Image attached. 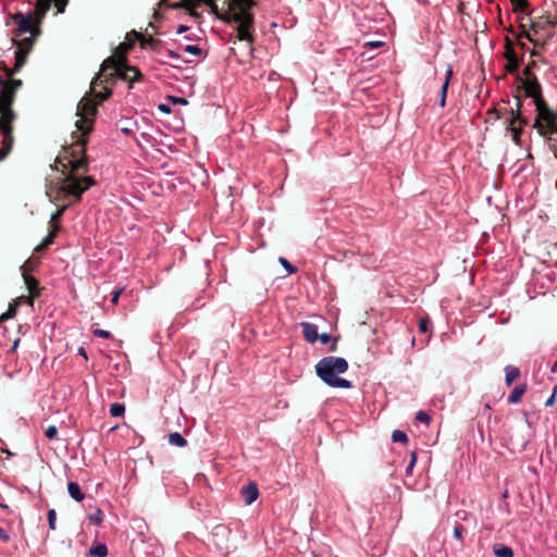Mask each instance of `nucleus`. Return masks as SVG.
<instances>
[{
  "mask_svg": "<svg viewBox=\"0 0 557 557\" xmlns=\"http://www.w3.org/2000/svg\"><path fill=\"white\" fill-rule=\"evenodd\" d=\"M158 109H159L161 112L165 113V114L171 113V107H170L169 104H166V103H160V104L158 106Z\"/></svg>",
  "mask_w": 557,
  "mask_h": 557,
  "instance_id": "8fccbe9b",
  "label": "nucleus"
},
{
  "mask_svg": "<svg viewBox=\"0 0 557 557\" xmlns=\"http://www.w3.org/2000/svg\"><path fill=\"white\" fill-rule=\"evenodd\" d=\"M15 313L14 309L9 310L8 312L0 315V321L11 318Z\"/></svg>",
  "mask_w": 557,
  "mask_h": 557,
  "instance_id": "864d4df0",
  "label": "nucleus"
},
{
  "mask_svg": "<svg viewBox=\"0 0 557 557\" xmlns=\"http://www.w3.org/2000/svg\"><path fill=\"white\" fill-rule=\"evenodd\" d=\"M15 313L14 309L9 310L8 312L0 315V321L11 318Z\"/></svg>",
  "mask_w": 557,
  "mask_h": 557,
  "instance_id": "603ef678",
  "label": "nucleus"
},
{
  "mask_svg": "<svg viewBox=\"0 0 557 557\" xmlns=\"http://www.w3.org/2000/svg\"><path fill=\"white\" fill-rule=\"evenodd\" d=\"M553 120H557L555 112L549 108L545 109L535 120L533 127H535L541 135H545V125L542 122L546 124Z\"/></svg>",
  "mask_w": 557,
  "mask_h": 557,
  "instance_id": "9d476101",
  "label": "nucleus"
},
{
  "mask_svg": "<svg viewBox=\"0 0 557 557\" xmlns=\"http://www.w3.org/2000/svg\"><path fill=\"white\" fill-rule=\"evenodd\" d=\"M48 524L50 530H55V522H57V512L54 509L48 510Z\"/></svg>",
  "mask_w": 557,
  "mask_h": 557,
  "instance_id": "7c9ffc66",
  "label": "nucleus"
},
{
  "mask_svg": "<svg viewBox=\"0 0 557 557\" xmlns=\"http://www.w3.org/2000/svg\"><path fill=\"white\" fill-rule=\"evenodd\" d=\"M166 53L172 59H180L181 58V55L176 51H174V50H168Z\"/></svg>",
  "mask_w": 557,
  "mask_h": 557,
  "instance_id": "5fc2aeb1",
  "label": "nucleus"
},
{
  "mask_svg": "<svg viewBox=\"0 0 557 557\" xmlns=\"http://www.w3.org/2000/svg\"><path fill=\"white\" fill-rule=\"evenodd\" d=\"M202 0H184L185 9L190 11V14L194 16H198L197 13L193 12V9L198 8Z\"/></svg>",
  "mask_w": 557,
  "mask_h": 557,
  "instance_id": "a878e982",
  "label": "nucleus"
},
{
  "mask_svg": "<svg viewBox=\"0 0 557 557\" xmlns=\"http://www.w3.org/2000/svg\"><path fill=\"white\" fill-rule=\"evenodd\" d=\"M109 411L112 417L120 418L125 413V406L123 404L114 403L110 406Z\"/></svg>",
  "mask_w": 557,
  "mask_h": 557,
  "instance_id": "5701e85b",
  "label": "nucleus"
},
{
  "mask_svg": "<svg viewBox=\"0 0 557 557\" xmlns=\"http://www.w3.org/2000/svg\"><path fill=\"white\" fill-rule=\"evenodd\" d=\"M557 395V385L554 387L553 394L546 399L545 406H553Z\"/></svg>",
  "mask_w": 557,
  "mask_h": 557,
  "instance_id": "a18cd8bd",
  "label": "nucleus"
},
{
  "mask_svg": "<svg viewBox=\"0 0 557 557\" xmlns=\"http://www.w3.org/2000/svg\"><path fill=\"white\" fill-rule=\"evenodd\" d=\"M519 70V61L513 52H510L507 57L506 71L508 73H516Z\"/></svg>",
  "mask_w": 557,
  "mask_h": 557,
  "instance_id": "aec40b11",
  "label": "nucleus"
},
{
  "mask_svg": "<svg viewBox=\"0 0 557 557\" xmlns=\"http://www.w3.org/2000/svg\"><path fill=\"white\" fill-rule=\"evenodd\" d=\"M454 75L453 66L450 64L447 65V69L445 71V79L441 87L440 91V101L438 104L441 108H444L446 106V98H447V91L449 87L450 79Z\"/></svg>",
  "mask_w": 557,
  "mask_h": 557,
  "instance_id": "9b49d317",
  "label": "nucleus"
},
{
  "mask_svg": "<svg viewBox=\"0 0 557 557\" xmlns=\"http://www.w3.org/2000/svg\"><path fill=\"white\" fill-rule=\"evenodd\" d=\"M0 507H5V506L0 503Z\"/></svg>",
  "mask_w": 557,
  "mask_h": 557,
  "instance_id": "338daca9",
  "label": "nucleus"
},
{
  "mask_svg": "<svg viewBox=\"0 0 557 557\" xmlns=\"http://www.w3.org/2000/svg\"><path fill=\"white\" fill-rule=\"evenodd\" d=\"M416 420H418L419 422L429 424L431 422V417L428 412L420 410L416 414Z\"/></svg>",
  "mask_w": 557,
  "mask_h": 557,
  "instance_id": "473e14b6",
  "label": "nucleus"
},
{
  "mask_svg": "<svg viewBox=\"0 0 557 557\" xmlns=\"http://www.w3.org/2000/svg\"><path fill=\"white\" fill-rule=\"evenodd\" d=\"M4 86H7L4 77L0 75V87L3 88Z\"/></svg>",
  "mask_w": 557,
  "mask_h": 557,
  "instance_id": "680f3d73",
  "label": "nucleus"
},
{
  "mask_svg": "<svg viewBox=\"0 0 557 557\" xmlns=\"http://www.w3.org/2000/svg\"><path fill=\"white\" fill-rule=\"evenodd\" d=\"M64 211H65V207H62V208L58 209V210H57V211L51 215V220H50V222H51V223L57 222V221L60 219V216L63 214V212H64Z\"/></svg>",
  "mask_w": 557,
  "mask_h": 557,
  "instance_id": "37998d69",
  "label": "nucleus"
},
{
  "mask_svg": "<svg viewBox=\"0 0 557 557\" xmlns=\"http://www.w3.org/2000/svg\"><path fill=\"white\" fill-rule=\"evenodd\" d=\"M52 2H54L55 8L58 9L55 14H59V13H64L65 8L69 3V0H52Z\"/></svg>",
  "mask_w": 557,
  "mask_h": 557,
  "instance_id": "e433bc0d",
  "label": "nucleus"
},
{
  "mask_svg": "<svg viewBox=\"0 0 557 557\" xmlns=\"http://www.w3.org/2000/svg\"><path fill=\"white\" fill-rule=\"evenodd\" d=\"M521 107V101L517 100V111L511 110V117L509 122L508 131L512 133V139L516 144H519L521 128L516 126V123L519 122L520 126L527 124V120L520 114L519 109Z\"/></svg>",
  "mask_w": 557,
  "mask_h": 557,
  "instance_id": "6e6552de",
  "label": "nucleus"
},
{
  "mask_svg": "<svg viewBox=\"0 0 557 557\" xmlns=\"http://www.w3.org/2000/svg\"><path fill=\"white\" fill-rule=\"evenodd\" d=\"M533 102H534L536 111H537V116L542 112H544L545 109H548V106H547L546 101L543 99V97H540V98L533 100Z\"/></svg>",
  "mask_w": 557,
  "mask_h": 557,
  "instance_id": "c756f323",
  "label": "nucleus"
},
{
  "mask_svg": "<svg viewBox=\"0 0 557 557\" xmlns=\"http://www.w3.org/2000/svg\"><path fill=\"white\" fill-rule=\"evenodd\" d=\"M0 540L4 543L10 542L11 540L10 534L2 528H0Z\"/></svg>",
  "mask_w": 557,
  "mask_h": 557,
  "instance_id": "49530a36",
  "label": "nucleus"
},
{
  "mask_svg": "<svg viewBox=\"0 0 557 557\" xmlns=\"http://www.w3.org/2000/svg\"><path fill=\"white\" fill-rule=\"evenodd\" d=\"M169 443L177 447H185L187 445V441L178 432H173L169 435Z\"/></svg>",
  "mask_w": 557,
  "mask_h": 557,
  "instance_id": "6ab92c4d",
  "label": "nucleus"
},
{
  "mask_svg": "<svg viewBox=\"0 0 557 557\" xmlns=\"http://www.w3.org/2000/svg\"><path fill=\"white\" fill-rule=\"evenodd\" d=\"M37 296H33L32 294L29 295V297L26 298V304H28L29 306H33L34 305V299L36 298Z\"/></svg>",
  "mask_w": 557,
  "mask_h": 557,
  "instance_id": "4d7b16f0",
  "label": "nucleus"
},
{
  "mask_svg": "<svg viewBox=\"0 0 557 557\" xmlns=\"http://www.w3.org/2000/svg\"><path fill=\"white\" fill-rule=\"evenodd\" d=\"M278 262L289 274H294L297 272V267L293 265L286 258L280 257Z\"/></svg>",
  "mask_w": 557,
  "mask_h": 557,
  "instance_id": "bb28decb",
  "label": "nucleus"
},
{
  "mask_svg": "<svg viewBox=\"0 0 557 557\" xmlns=\"http://www.w3.org/2000/svg\"><path fill=\"white\" fill-rule=\"evenodd\" d=\"M39 36H33L30 35L27 38H23L20 41L14 40V44L17 46L16 50L14 51V58H15V64L13 69H9L8 66L3 65V71L5 72V76L8 78L12 77L15 73H17L23 65L26 63V59L28 53L30 52L36 39Z\"/></svg>",
  "mask_w": 557,
  "mask_h": 557,
  "instance_id": "0eeeda50",
  "label": "nucleus"
},
{
  "mask_svg": "<svg viewBox=\"0 0 557 557\" xmlns=\"http://www.w3.org/2000/svg\"><path fill=\"white\" fill-rule=\"evenodd\" d=\"M520 375V370L515 366H506L505 367V382L509 386L516 381Z\"/></svg>",
  "mask_w": 557,
  "mask_h": 557,
  "instance_id": "f3484780",
  "label": "nucleus"
},
{
  "mask_svg": "<svg viewBox=\"0 0 557 557\" xmlns=\"http://www.w3.org/2000/svg\"><path fill=\"white\" fill-rule=\"evenodd\" d=\"M88 519L92 524L99 525L103 520V512L100 509H97L95 512L88 516Z\"/></svg>",
  "mask_w": 557,
  "mask_h": 557,
  "instance_id": "393cba45",
  "label": "nucleus"
},
{
  "mask_svg": "<svg viewBox=\"0 0 557 557\" xmlns=\"http://www.w3.org/2000/svg\"><path fill=\"white\" fill-rule=\"evenodd\" d=\"M318 339L321 342L322 345H326L331 342L332 336L327 333L319 334Z\"/></svg>",
  "mask_w": 557,
  "mask_h": 557,
  "instance_id": "c03bdc74",
  "label": "nucleus"
},
{
  "mask_svg": "<svg viewBox=\"0 0 557 557\" xmlns=\"http://www.w3.org/2000/svg\"><path fill=\"white\" fill-rule=\"evenodd\" d=\"M51 8V0H37L35 8L27 13L16 12L9 15V20L17 25L15 36L29 33L33 36H40V24Z\"/></svg>",
  "mask_w": 557,
  "mask_h": 557,
  "instance_id": "39448f33",
  "label": "nucleus"
},
{
  "mask_svg": "<svg viewBox=\"0 0 557 557\" xmlns=\"http://www.w3.org/2000/svg\"><path fill=\"white\" fill-rule=\"evenodd\" d=\"M218 18L231 24H236L237 38L242 41H247L250 45L253 41V15L248 10L250 8H237L231 5L230 0L224 1L225 9L220 10L216 0L203 1Z\"/></svg>",
  "mask_w": 557,
  "mask_h": 557,
  "instance_id": "20e7f679",
  "label": "nucleus"
},
{
  "mask_svg": "<svg viewBox=\"0 0 557 557\" xmlns=\"http://www.w3.org/2000/svg\"><path fill=\"white\" fill-rule=\"evenodd\" d=\"M97 113V106L89 99H82L77 104V115L79 119L75 122L78 135L71 146V158L64 168L70 166L71 171L64 177L60 190L67 195L74 196L78 201L82 195L90 186L96 184L91 176L78 177L75 173L86 172L88 170V162L85 158V147L87 144V136L92 129V117Z\"/></svg>",
  "mask_w": 557,
  "mask_h": 557,
  "instance_id": "f257e3e1",
  "label": "nucleus"
},
{
  "mask_svg": "<svg viewBox=\"0 0 557 557\" xmlns=\"http://www.w3.org/2000/svg\"><path fill=\"white\" fill-rule=\"evenodd\" d=\"M416 463H417V454H416V451H411L410 461L407 465L406 470H405L406 475L409 476L412 474Z\"/></svg>",
  "mask_w": 557,
  "mask_h": 557,
  "instance_id": "c85d7f7f",
  "label": "nucleus"
},
{
  "mask_svg": "<svg viewBox=\"0 0 557 557\" xmlns=\"http://www.w3.org/2000/svg\"><path fill=\"white\" fill-rule=\"evenodd\" d=\"M45 435L48 440H53L57 437L58 435V429L55 425H49L46 430H45Z\"/></svg>",
  "mask_w": 557,
  "mask_h": 557,
  "instance_id": "f704fd0d",
  "label": "nucleus"
},
{
  "mask_svg": "<svg viewBox=\"0 0 557 557\" xmlns=\"http://www.w3.org/2000/svg\"><path fill=\"white\" fill-rule=\"evenodd\" d=\"M89 555L94 557H106L108 555V548L104 544H97L89 550Z\"/></svg>",
  "mask_w": 557,
  "mask_h": 557,
  "instance_id": "4be33fe9",
  "label": "nucleus"
},
{
  "mask_svg": "<svg viewBox=\"0 0 557 557\" xmlns=\"http://www.w3.org/2000/svg\"><path fill=\"white\" fill-rule=\"evenodd\" d=\"M22 84L21 79H11L0 91V160L5 159L13 147L12 122L16 115L11 107Z\"/></svg>",
  "mask_w": 557,
  "mask_h": 557,
  "instance_id": "7ed1b4c3",
  "label": "nucleus"
},
{
  "mask_svg": "<svg viewBox=\"0 0 557 557\" xmlns=\"http://www.w3.org/2000/svg\"><path fill=\"white\" fill-rule=\"evenodd\" d=\"M168 5L172 9H185L184 0H168Z\"/></svg>",
  "mask_w": 557,
  "mask_h": 557,
  "instance_id": "ea45409f",
  "label": "nucleus"
},
{
  "mask_svg": "<svg viewBox=\"0 0 557 557\" xmlns=\"http://www.w3.org/2000/svg\"><path fill=\"white\" fill-rule=\"evenodd\" d=\"M67 492L70 496L76 502H82L85 498V494L82 492L77 482H70L67 484Z\"/></svg>",
  "mask_w": 557,
  "mask_h": 557,
  "instance_id": "dca6fc26",
  "label": "nucleus"
},
{
  "mask_svg": "<svg viewBox=\"0 0 557 557\" xmlns=\"http://www.w3.org/2000/svg\"><path fill=\"white\" fill-rule=\"evenodd\" d=\"M122 293V289L115 290L112 293L111 302L116 305L120 298V295Z\"/></svg>",
  "mask_w": 557,
  "mask_h": 557,
  "instance_id": "3c124183",
  "label": "nucleus"
},
{
  "mask_svg": "<svg viewBox=\"0 0 557 557\" xmlns=\"http://www.w3.org/2000/svg\"><path fill=\"white\" fill-rule=\"evenodd\" d=\"M556 371H557V361L552 367V372H556Z\"/></svg>",
  "mask_w": 557,
  "mask_h": 557,
  "instance_id": "0e129e2a",
  "label": "nucleus"
},
{
  "mask_svg": "<svg viewBox=\"0 0 557 557\" xmlns=\"http://www.w3.org/2000/svg\"><path fill=\"white\" fill-rule=\"evenodd\" d=\"M465 532H466V529L463 528L462 524H460V523L455 524L453 534L456 540L462 541Z\"/></svg>",
  "mask_w": 557,
  "mask_h": 557,
  "instance_id": "2f4dec72",
  "label": "nucleus"
},
{
  "mask_svg": "<svg viewBox=\"0 0 557 557\" xmlns=\"http://www.w3.org/2000/svg\"><path fill=\"white\" fill-rule=\"evenodd\" d=\"M493 552L496 557H513L512 548L504 544L494 545Z\"/></svg>",
  "mask_w": 557,
  "mask_h": 557,
  "instance_id": "a211bd4d",
  "label": "nucleus"
},
{
  "mask_svg": "<svg viewBox=\"0 0 557 557\" xmlns=\"http://www.w3.org/2000/svg\"><path fill=\"white\" fill-rule=\"evenodd\" d=\"M430 325H431V322L429 319H420L419 329L421 332H423V333L428 332Z\"/></svg>",
  "mask_w": 557,
  "mask_h": 557,
  "instance_id": "79ce46f5",
  "label": "nucleus"
},
{
  "mask_svg": "<svg viewBox=\"0 0 557 557\" xmlns=\"http://www.w3.org/2000/svg\"><path fill=\"white\" fill-rule=\"evenodd\" d=\"M242 496L246 505H251L259 496L258 486L255 482H249L242 490Z\"/></svg>",
  "mask_w": 557,
  "mask_h": 557,
  "instance_id": "ddd939ff",
  "label": "nucleus"
},
{
  "mask_svg": "<svg viewBox=\"0 0 557 557\" xmlns=\"http://www.w3.org/2000/svg\"><path fill=\"white\" fill-rule=\"evenodd\" d=\"M515 10L517 11H524L525 8L528 7V1L527 0H510Z\"/></svg>",
  "mask_w": 557,
  "mask_h": 557,
  "instance_id": "c9c22d12",
  "label": "nucleus"
},
{
  "mask_svg": "<svg viewBox=\"0 0 557 557\" xmlns=\"http://www.w3.org/2000/svg\"><path fill=\"white\" fill-rule=\"evenodd\" d=\"M524 92L527 97H530L533 100L542 97V87L535 76L528 78L524 83Z\"/></svg>",
  "mask_w": 557,
  "mask_h": 557,
  "instance_id": "1a4fd4ad",
  "label": "nucleus"
},
{
  "mask_svg": "<svg viewBox=\"0 0 557 557\" xmlns=\"http://www.w3.org/2000/svg\"><path fill=\"white\" fill-rule=\"evenodd\" d=\"M58 230H59V226H54V228L48 233V235L42 239V242L38 245V247L36 249L42 250V249H46L48 246H50L53 243V239L57 235Z\"/></svg>",
  "mask_w": 557,
  "mask_h": 557,
  "instance_id": "412c9836",
  "label": "nucleus"
},
{
  "mask_svg": "<svg viewBox=\"0 0 557 557\" xmlns=\"http://www.w3.org/2000/svg\"><path fill=\"white\" fill-rule=\"evenodd\" d=\"M21 270L23 271V280L26 285V288L28 289L29 294L33 296H39L40 295V288H39V282L32 275H29L26 272L25 264L21 267Z\"/></svg>",
  "mask_w": 557,
  "mask_h": 557,
  "instance_id": "f8f14e48",
  "label": "nucleus"
},
{
  "mask_svg": "<svg viewBox=\"0 0 557 557\" xmlns=\"http://www.w3.org/2000/svg\"><path fill=\"white\" fill-rule=\"evenodd\" d=\"M392 441L395 442V443H407L408 442V436H407V434L404 431L395 430L392 433Z\"/></svg>",
  "mask_w": 557,
  "mask_h": 557,
  "instance_id": "b1692460",
  "label": "nucleus"
},
{
  "mask_svg": "<svg viewBox=\"0 0 557 557\" xmlns=\"http://www.w3.org/2000/svg\"><path fill=\"white\" fill-rule=\"evenodd\" d=\"M115 78L128 82V88L131 89L135 82L144 79V75L137 67L127 65L125 61H116L114 58H109L103 61L100 73L90 84L95 96L101 101L107 100L111 96V90L103 83H111Z\"/></svg>",
  "mask_w": 557,
  "mask_h": 557,
  "instance_id": "f03ea898",
  "label": "nucleus"
},
{
  "mask_svg": "<svg viewBox=\"0 0 557 557\" xmlns=\"http://www.w3.org/2000/svg\"><path fill=\"white\" fill-rule=\"evenodd\" d=\"M78 355L83 356L85 359H87V352L84 347H81L78 349Z\"/></svg>",
  "mask_w": 557,
  "mask_h": 557,
  "instance_id": "13d9d810",
  "label": "nucleus"
},
{
  "mask_svg": "<svg viewBox=\"0 0 557 557\" xmlns=\"http://www.w3.org/2000/svg\"><path fill=\"white\" fill-rule=\"evenodd\" d=\"M525 384L515 386L511 393L509 394L507 401L509 404H518L521 400V397L525 393Z\"/></svg>",
  "mask_w": 557,
  "mask_h": 557,
  "instance_id": "2eb2a0df",
  "label": "nucleus"
},
{
  "mask_svg": "<svg viewBox=\"0 0 557 557\" xmlns=\"http://www.w3.org/2000/svg\"><path fill=\"white\" fill-rule=\"evenodd\" d=\"M18 343H20V339H18V338L14 341L13 346H12V348H11V351H13V350H15V349H16V347H17V345H18Z\"/></svg>",
  "mask_w": 557,
  "mask_h": 557,
  "instance_id": "052dcab7",
  "label": "nucleus"
},
{
  "mask_svg": "<svg viewBox=\"0 0 557 557\" xmlns=\"http://www.w3.org/2000/svg\"><path fill=\"white\" fill-rule=\"evenodd\" d=\"M557 120H553L552 122L546 123L545 125V134L549 132L550 134H557Z\"/></svg>",
  "mask_w": 557,
  "mask_h": 557,
  "instance_id": "58836bf2",
  "label": "nucleus"
},
{
  "mask_svg": "<svg viewBox=\"0 0 557 557\" xmlns=\"http://www.w3.org/2000/svg\"><path fill=\"white\" fill-rule=\"evenodd\" d=\"M171 101L173 103H177V104H187V100L185 98H180V97H170Z\"/></svg>",
  "mask_w": 557,
  "mask_h": 557,
  "instance_id": "09e8293b",
  "label": "nucleus"
},
{
  "mask_svg": "<svg viewBox=\"0 0 557 557\" xmlns=\"http://www.w3.org/2000/svg\"><path fill=\"white\" fill-rule=\"evenodd\" d=\"M159 42H160L159 40H157V39H154V38H152V37H148V38H144V40H143V42H141V46H143L144 48H146L147 46H149V47H151V48H154V46H156L157 44H159Z\"/></svg>",
  "mask_w": 557,
  "mask_h": 557,
  "instance_id": "a19ab883",
  "label": "nucleus"
},
{
  "mask_svg": "<svg viewBox=\"0 0 557 557\" xmlns=\"http://www.w3.org/2000/svg\"><path fill=\"white\" fill-rule=\"evenodd\" d=\"M548 143L550 149L554 151L555 157L557 158V139L553 137H548Z\"/></svg>",
  "mask_w": 557,
  "mask_h": 557,
  "instance_id": "de8ad7c7",
  "label": "nucleus"
},
{
  "mask_svg": "<svg viewBox=\"0 0 557 557\" xmlns=\"http://www.w3.org/2000/svg\"><path fill=\"white\" fill-rule=\"evenodd\" d=\"M187 30H188V26L180 25V26H178V28H177V30H176V33H177V34H183V33H185V32H187Z\"/></svg>",
  "mask_w": 557,
  "mask_h": 557,
  "instance_id": "6e6d98bb",
  "label": "nucleus"
},
{
  "mask_svg": "<svg viewBox=\"0 0 557 557\" xmlns=\"http://www.w3.org/2000/svg\"><path fill=\"white\" fill-rule=\"evenodd\" d=\"M92 333L95 336L106 338V339H109L112 337V334L109 331L101 330V329H96V330H94Z\"/></svg>",
  "mask_w": 557,
  "mask_h": 557,
  "instance_id": "4c0bfd02",
  "label": "nucleus"
},
{
  "mask_svg": "<svg viewBox=\"0 0 557 557\" xmlns=\"http://www.w3.org/2000/svg\"><path fill=\"white\" fill-rule=\"evenodd\" d=\"M230 3L237 8H251L255 5L253 0H230Z\"/></svg>",
  "mask_w": 557,
  "mask_h": 557,
  "instance_id": "cd10ccee",
  "label": "nucleus"
},
{
  "mask_svg": "<svg viewBox=\"0 0 557 557\" xmlns=\"http://www.w3.org/2000/svg\"><path fill=\"white\" fill-rule=\"evenodd\" d=\"M122 133L124 134H129L131 133V129L127 128V127H124V128H121Z\"/></svg>",
  "mask_w": 557,
  "mask_h": 557,
  "instance_id": "e2e57ef3",
  "label": "nucleus"
},
{
  "mask_svg": "<svg viewBox=\"0 0 557 557\" xmlns=\"http://www.w3.org/2000/svg\"><path fill=\"white\" fill-rule=\"evenodd\" d=\"M348 370V362L345 358L327 356L323 357L315 364L317 375L329 386L337 388H351L352 383L337 376Z\"/></svg>",
  "mask_w": 557,
  "mask_h": 557,
  "instance_id": "423d86ee",
  "label": "nucleus"
},
{
  "mask_svg": "<svg viewBox=\"0 0 557 557\" xmlns=\"http://www.w3.org/2000/svg\"><path fill=\"white\" fill-rule=\"evenodd\" d=\"M300 326L302 329L304 337L307 342L314 343L315 341H318V325L310 322H302Z\"/></svg>",
  "mask_w": 557,
  "mask_h": 557,
  "instance_id": "4468645a",
  "label": "nucleus"
},
{
  "mask_svg": "<svg viewBox=\"0 0 557 557\" xmlns=\"http://www.w3.org/2000/svg\"><path fill=\"white\" fill-rule=\"evenodd\" d=\"M368 45H369V46H371V47L376 48V47L382 46V45H383V42H382V41H372V42H369Z\"/></svg>",
  "mask_w": 557,
  "mask_h": 557,
  "instance_id": "bf43d9fd",
  "label": "nucleus"
},
{
  "mask_svg": "<svg viewBox=\"0 0 557 557\" xmlns=\"http://www.w3.org/2000/svg\"><path fill=\"white\" fill-rule=\"evenodd\" d=\"M183 49L185 52L193 55H199L201 53V49L197 45H187Z\"/></svg>",
  "mask_w": 557,
  "mask_h": 557,
  "instance_id": "72a5a7b5",
  "label": "nucleus"
},
{
  "mask_svg": "<svg viewBox=\"0 0 557 557\" xmlns=\"http://www.w3.org/2000/svg\"><path fill=\"white\" fill-rule=\"evenodd\" d=\"M331 350H332V351H335V350H336V345H335V344L331 347Z\"/></svg>",
  "mask_w": 557,
  "mask_h": 557,
  "instance_id": "69168bd1",
  "label": "nucleus"
}]
</instances>
